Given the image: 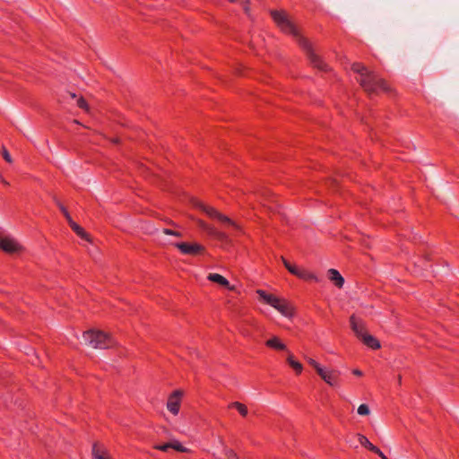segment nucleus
<instances>
[{"label":"nucleus","mask_w":459,"mask_h":459,"mask_svg":"<svg viewBox=\"0 0 459 459\" xmlns=\"http://www.w3.org/2000/svg\"><path fill=\"white\" fill-rule=\"evenodd\" d=\"M271 16L280 30L287 35L292 36L299 44V39H306L300 34L295 24L290 20L287 13L283 10H272Z\"/></svg>","instance_id":"obj_1"},{"label":"nucleus","mask_w":459,"mask_h":459,"mask_svg":"<svg viewBox=\"0 0 459 459\" xmlns=\"http://www.w3.org/2000/svg\"><path fill=\"white\" fill-rule=\"evenodd\" d=\"M360 86L368 94H377L380 91L390 92L391 87L387 82L373 72H369L358 79Z\"/></svg>","instance_id":"obj_2"},{"label":"nucleus","mask_w":459,"mask_h":459,"mask_svg":"<svg viewBox=\"0 0 459 459\" xmlns=\"http://www.w3.org/2000/svg\"><path fill=\"white\" fill-rule=\"evenodd\" d=\"M82 337L86 343L95 349H108L114 344L112 337L101 331H86Z\"/></svg>","instance_id":"obj_3"},{"label":"nucleus","mask_w":459,"mask_h":459,"mask_svg":"<svg viewBox=\"0 0 459 459\" xmlns=\"http://www.w3.org/2000/svg\"><path fill=\"white\" fill-rule=\"evenodd\" d=\"M299 46L306 52V55L313 67L323 72H326L328 70V65L314 52L310 43L307 39H299Z\"/></svg>","instance_id":"obj_4"},{"label":"nucleus","mask_w":459,"mask_h":459,"mask_svg":"<svg viewBox=\"0 0 459 459\" xmlns=\"http://www.w3.org/2000/svg\"><path fill=\"white\" fill-rule=\"evenodd\" d=\"M285 268L293 275L304 281H317V277L307 269L290 264L284 257H281Z\"/></svg>","instance_id":"obj_5"},{"label":"nucleus","mask_w":459,"mask_h":459,"mask_svg":"<svg viewBox=\"0 0 459 459\" xmlns=\"http://www.w3.org/2000/svg\"><path fill=\"white\" fill-rule=\"evenodd\" d=\"M174 246L183 255H203L205 251V247L203 245L196 242H178L175 243Z\"/></svg>","instance_id":"obj_6"},{"label":"nucleus","mask_w":459,"mask_h":459,"mask_svg":"<svg viewBox=\"0 0 459 459\" xmlns=\"http://www.w3.org/2000/svg\"><path fill=\"white\" fill-rule=\"evenodd\" d=\"M195 205L204 212L209 217L212 219H217L219 221L222 223H227L229 225H234V222L226 215L219 212L215 208L206 205L200 201H196Z\"/></svg>","instance_id":"obj_7"},{"label":"nucleus","mask_w":459,"mask_h":459,"mask_svg":"<svg viewBox=\"0 0 459 459\" xmlns=\"http://www.w3.org/2000/svg\"><path fill=\"white\" fill-rule=\"evenodd\" d=\"M183 395V391L178 389L174 390L168 397L166 406L168 411L174 416L179 413Z\"/></svg>","instance_id":"obj_8"},{"label":"nucleus","mask_w":459,"mask_h":459,"mask_svg":"<svg viewBox=\"0 0 459 459\" xmlns=\"http://www.w3.org/2000/svg\"><path fill=\"white\" fill-rule=\"evenodd\" d=\"M0 249L7 254H15L22 250V245L13 238L0 235Z\"/></svg>","instance_id":"obj_9"},{"label":"nucleus","mask_w":459,"mask_h":459,"mask_svg":"<svg viewBox=\"0 0 459 459\" xmlns=\"http://www.w3.org/2000/svg\"><path fill=\"white\" fill-rule=\"evenodd\" d=\"M320 377L331 386H338L340 380V372L334 369L322 368L317 373Z\"/></svg>","instance_id":"obj_10"},{"label":"nucleus","mask_w":459,"mask_h":459,"mask_svg":"<svg viewBox=\"0 0 459 459\" xmlns=\"http://www.w3.org/2000/svg\"><path fill=\"white\" fill-rule=\"evenodd\" d=\"M350 323L352 331L358 338L361 339L364 334L368 333L365 323L355 315L351 316Z\"/></svg>","instance_id":"obj_11"},{"label":"nucleus","mask_w":459,"mask_h":459,"mask_svg":"<svg viewBox=\"0 0 459 459\" xmlns=\"http://www.w3.org/2000/svg\"><path fill=\"white\" fill-rule=\"evenodd\" d=\"M91 455L92 459H113L108 450L98 443L93 444Z\"/></svg>","instance_id":"obj_12"},{"label":"nucleus","mask_w":459,"mask_h":459,"mask_svg":"<svg viewBox=\"0 0 459 459\" xmlns=\"http://www.w3.org/2000/svg\"><path fill=\"white\" fill-rule=\"evenodd\" d=\"M273 307L286 317H291L293 316V308L285 299L279 298L278 302L275 303Z\"/></svg>","instance_id":"obj_13"},{"label":"nucleus","mask_w":459,"mask_h":459,"mask_svg":"<svg viewBox=\"0 0 459 459\" xmlns=\"http://www.w3.org/2000/svg\"><path fill=\"white\" fill-rule=\"evenodd\" d=\"M207 279L212 282L218 283L221 286L227 288L230 290H234L235 287L230 284V281L219 273H209Z\"/></svg>","instance_id":"obj_14"},{"label":"nucleus","mask_w":459,"mask_h":459,"mask_svg":"<svg viewBox=\"0 0 459 459\" xmlns=\"http://www.w3.org/2000/svg\"><path fill=\"white\" fill-rule=\"evenodd\" d=\"M265 346L275 351H288L285 343L278 336H273L265 342Z\"/></svg>","instance_id":"obj_15"},{"label":"nucleus","mask_w":459,"mask_h":459,"mask_svg":"<svg viewBox=\"0 0 459 459\" xmlns=\"http://www.w3.org/2000/svg\"><path fill=\"white\" fill-rule=\"evenodd\" d=\"M257 295L259 296L260 300L264 302L265 304H268L273 307L275 303L278 302L279 298L275 295L269 294L266 291L263 290H256Z\"/></svg>","instance_id":"obj_16"},{"label":"nucleus","mask_w":459,"mask_h":459,"mask_svg":"<svg viewBox=\"0 0 459 459\" xmlns=\"http://www.w3.org/2000/svg\"><path fill=\"white\" fill-rule=\"evenodd\" d=\"M329 280L338 288H342L344 284V279L341 273L335 269L328 270Z\"/></svg>","instance_id":"obj_17"},{"label":"nucleus","mask_w":459,"mask_h":459,"mask_svg":"<svg viewBox=\"0 0 459 459\" xmlns=\"http://www.w3.org/2000/svg\"><path fill=\"white\" fill-rule=\"evenodd\" d=\"M360 340L372 350H378L381 347L380 342L369 333L364 334Z\"/></svg>","instance_id":"obj_18"},{"label":"nucleus","mask_w":459,"mask_h":459,"mask_svg":"<svg viewBox=\"0 0 459 459\" xmlns=\"http://www.w3.org/2000/svg\"><path fill=\"white\" fill-rule=\"evenodd\" d=\"M200 226L202 229H204L205 231L208 232L211 236H213L219 239H224L226 238V235L218 230H216L214 227L208 225L207 223L204 221H200Z\"/></svg>","instance_id":"obj_19"},{"label":"nucleus","mask_w":459,"mask_h":459,"mask_svg":"<svg viewBox=\"0 0 459 459\" xmlns=\"http://www.w3.org/2000/svg\"><path fill=\"white\" fill-rule=\"evenodd\" d=\"M287 362L290 365V367L294 369V371L296 372L297 375L301 374V372L303 370L302 364L299 361L296 360L294 359L293 354L289 351H288Z\"/></svg>","instance_id":"obj_20"},{"label":"nucleus","mask_w":459,"mask_h":459,"mask_svg":"<svg viewBox=\"0 0 459 459\" xmlns=\"http://www.w3.org/2000/svg\"><path fill=\"white\" fill-rule=\"evenodd\" d=\"M70 227L72 228V230L82 238L85 239V240H90L89 238V235L87 234V232L83 230V228H82L80 225H78L76 222H74L73 221V219L68 221Z\"/></svg>","instance_id":"obj_21"},{"label":"nucleus","mask_w":459,"mask_h":459,"mask_svg":"<svg viewBox=\"0 0 459 459\" xmlns=\"http://www.w3.org/2000/svg\"><path fill=\"white\" fill-rule=\"evenodd\" d=\"M358 440L362 446L366 447L369 451L374 453L376 450H377V446L373 445L364 435L358 434Z\"/></svg>","instance_id":"obj_22"},{"label":"nucleus","mask_w":459,"mask_h":459,"mask_svg":"<svg viewBox=\"0 0 459 459\" xmlns=\"http://www.w3.org/2000/svg\"><path fill=\"white\" fill-rule=\"evenodd\" d=\"M229 408L236 409L238 411V413L243 417H246L248 413L247 407L244 403L239 402H233L230 403Z\"/></svg>","instance_id":"obj_23"},{"label":"nucleus","mask_w":459,"mask_h":459,"mask_svg":"<svg viewBox=\"0 0 459 459\" xmlns=\"http://www.w3.org/2000/svg\"><path fill=\"white\" fill-rule=\"evenodd\" d=\"M351 70L358 74L359 77H363L365 74H368L369 71H368L367 67L361 64V63H354L351 65Z\"/></svg>","instance_id":"obj_24"},{"label":"nucleus","mask_w":459,"mask_h":459,"mask_svg":"<svg viewBox=\"0 0 459 459\" xmlns=\"http://www.w3.org/2000/svg\"><path fill=\"white\" fill-rule=\"evenodd\" d=\"M170 448L181 453L187 452V448L185 447L179 441L174 440L170 442Z\"/></svg>","instance_id":"obj_25"},{"label":"nucleus","mask_w":459,"mask_h":459,"mask_svg":"<svg viewBox=\"0 0 459 459\" xmlns=\"http://www.w3.org/2000/svg\"><path fill=\"white\" fill-rule=\"evenodd\" d=\"M56 204L64 214V216L65 217L67 222L70 221L72 220V217L67 209L58 200H56Z\"/></svg>","instance_id":"obj_26"},{"label":"nucleus","mask_w":459,"mask_h":459,"mask_svg":"<svg viewBox=\"0 0 459 459\" xmlns=\"http://www.w3.org/2000/svg\"><path fill=\"white\" fill-rule=\"evenodd\" d=\"M357 411H358V414H359L361 416H367L370 413V410H369L368 406L365 403L360 404L358 407Z\"/></svg>","instance_id":"obj_27"},{"label":"nucleus","mask_w":459,"mask_h":459,"mask_svg":"<svg viewBox=\"0 0 459 459\" xmlns=\"http://www.w3.org/2000/svg\"><path fill=\"white\" fill-rule=\"evenodd\" d=\"M307 363L316 369V373L323 368L317 361L311 358L307 359Z\"/></svg>","instance_id":"obj_28"},{"label":"nucleus","mask_w":459,"mask_h":459,"mask_svg":"<svg viewBox=\"0 0 459 459\" xmlns=\"http://www.w3.org/2000/svg\"><path fill=\"white\" fill-rule=\"evenodd\" d=\"M77 106L82 108V109H84V110H88L89 107H88V104L86 102V100L82 98V97H80L78 100H77Z\"/></svg>","instance_id":"obj_29"},{"label":"nucleus","mask_w":459,"mask_h":459,"mask_svg":"<svg viewBox=\"0 0 459 459\" xmlns=\"http://www.w3.org/2000/svg\"><path fill=\"white\" fill-rule=\"evenodd\" d=\"M154 448L162 452H167L170 448V442L162 445H156L154 446Z\"/></svg>","instance_id":"obj_30"},{"label":"nucleus","mask_w":459,"mask_h":459,"mask_svg":"<svg viewBox=\"0 0 459 459\" xmlns=\"http://www.w3.org/2000/svg\"><path fill=\"white\" fill-rule=\"evenodd\" d=\"M226 459H238L237 454L232 449H227L225 451Z\"/></svg>","instance_id":"obj_31"},{"label":"nucleus","mask_w":459,"mask_h":459,"mask_svg":"<svg viewBox=\"0 0 459 459\" xmlns=\"http://www.w3.org/2000/svg\"><path fill=\"white\" fill-rule=\"evenodd\" d=\"M163 233L166 234V235H170V236H176V237H181V233L178 232V231H175V230H172L170 229H163Z\"/></svg>","instance_id":"obj_32"},{"label":"nucleus","mask_w":459,"mask_h":459,"mask_svg":"<svg viewBox=\"0 0 459 459\" xmlns=\"http://www.w3.org/2000/svg\"><path fill=\"white\" fill-rule=\"evenodd\" d=\"M240 4L244 10V12L247 13V14H249V1L248 0H241L240 1Z\"/></svg>","instance_id":"obj_33"},{"label":"nucleus","mask_w":459,"mask_h":459,"mask_svg":"<svg viewBox=\"0 0 459 459\" xmlns=\"http://www.w3.org/2000/svg\"><path fill=\"white\" fill-rule=\"evenodd\" d=\"M3 158L8 162V163H11L12 162V158H11V155L10 153L8 152V151L6 149H4L3 150Z\"/></svg>","instance_id":"obj_34"},{"label":"nucleus","mask_w":459,"mask_h":459,"mask_svg":"<svg viewBox=\"0 0 459 459\" xmlns=\"http://www.w3.org/2000/svg\"><path fill=\"white\" fill-rule=\"evenodd\" d=\"M374 453L377 454L381 459H388L378 447L377 450H376Z\"/></svg>","instance_id":"obj_35"},{"label":"nucleus","mask_w":459,"mask_h":459,"mask_svg":"<svg viewBox=\"0 0 459 459\" xmlns=\"http://www.w3.org/2000/svg\"><path fill=\"white\" fill-rule=\"evenodd\" d=\"M352 373H353L355 376H358V377L362 376V371H360L359 369H353V370H352Z\"/></svg>","instance_id":"obj_36"},{"label":"nucleus","mask_w":459,"mask_h":459,"mask_svg":"<svg viewBox=\"0 0 459 459\" xmlns=\"http://www.w3.org/2000/svg\"><path fill=\"white\" fill-rule=\"evenodd\" d=\"M1 182L4 185V186H9V183L4 180V178H2Z\"/></svg>","instance_id":"obj_37"},{"label":"nucleus","mask_w":459,"mask_h":459,"mask_svg":"<svg viewBox=\"0 0 459 459\" xmlns=\"http://www.w3.org/2000/svg\"><path fill=\"white\" fill-rule=\"evenodd\" d=\"M1 182L4 185V186H9V183L4 180V178H2Z\"/></svg>","instance_id":"obj_38"},{"label":"nucleus","mask_w":459,"mask_h":459,"mask_svg":"<svg viewBox=\"0 0 459 459\" xmlns=\"http://www.w3.org/2000/svg\"><path fill=\"white\" fill-rule=\"evenodd\" d=\"M71 97L74 99L76 97V95L74 93H71Z\"/></svg>","instance_id":"obj_39"},{"label":"nucleus","mask_w":459,"mask_h":459,"mask_svg":"<svg viewBox=\"0 0 459 459\" xmlns=\"http://www.w3.org/2000/svg\"><path fill=\"white\" fill-rule=\"evenodd\" d=\"M230 1L231 3H234V2H236L237 0H230Z\"/></svg>","instance_id":"obj_40"},{"label":"nucleus","mask_w":459,"mask_h":459,"mask_svg":"<svg viewBox=\"0 0 459 459\" xmlns=\"http://www.w3.org/2000/svg\"><path fill=\"white\" fill-rule=\"evenodd\" d=\"M2 178H4L0 175V181L2 180Z\"/></svg>","instance_id":"obj_41"}]
</instances>
